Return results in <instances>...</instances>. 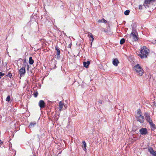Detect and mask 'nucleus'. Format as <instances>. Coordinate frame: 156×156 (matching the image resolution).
I'll return each mask as SVG.
<instances>
[{"instance_id":"f257e3e1","label":"nucleus","mask_w":156,"mask_h":156,"mask_svg":"<svg viewBox=\"0 0 156 156\" xmlns=\"http://www.w3.org/2000/svg\"><path fill=\"white\" fill-rule=\"evenodd\" d=\"M149 52V50L146 46H144L140 49V54H139V56L141 58H146L147 55Z\"/></svg>"},{"instance_id":"f03ea898","label":"nucleus","mask_w":156,"mask_h":156,"mask_svg":"<svg viewBox=\"0 0 156 156\" xmlns=\"http://www.w3.org/2000/svg\"><path fill=\"white\" fill-rule=\"evenodd\" d=\"M136 72L139 76H141L143 73V70L139 64H137L134 67Z\"/></svg>"},{"instance_id":"7ed1b4c3","label":"nucleus","mask_w":156,"mask_h":156,"mask_svg":"<svg viewBox=\"0 0 156 156\" xmlns=\"http://www.w3.org/2000/svg\"><path fill=\"white\" fill-rule=\"evenodd\" d=\"M156 0H144L143 5L146 9L149 7V5L151 3L154 2Z\"/></svg>"},{"instance_id":"20e7f679","label":"nucleus","mask_w":156,"mask_h":156,"mask_svg":"<svg viewBox=\"0 0 156 156\" xmlns=\"http://www.w3.org/2000/svg\"><path fill=\"white\" fill-rule=\"evenodd\" d=\"M144 115L145 119L149 123V122H151L152 121V119L150 117L149 114L148 113V112H145Z\"/></svg>"},{"instance_id":"39448f33","label":"nucleus","mask_w":156,"mask_h":156,"mask_svg":"<svg viewBox=\"0 0 156 156\" xmlns=\"http://www.w3.org/2000/svg\"><path fill=\"white\" fill-rule=\"evenodd\" d=\"M137 120V121L141 123H142L144 122V117L142 115H140L136 117Z\"/></svg>"},{"instance_id":"423d86ee","label":"nucleus","mask_w":156,"mask_h":156,"mask_svg":"<svg viewBox=\"0 0 156 156\" xmlns=\"http://www.w3.org/2000/svg\"><path fill=\"white\" fill-rule=\"evenodd\" d=\"M140 134L142 135H146L148 134V131L147 128H141L139 130Z\"/></svg>"},{"instance_id":"0eeeda50","label":"nucleus","mask_w":156,"mask_h":156,"mask_svg":"<svg viewBox=\"0 0 156 156\" xmlns=\"http://www.w3.org/2000/svg\"><path fill=\"white\" fill-rule=\"evenodd\" d=\"M135 31H133L131 33V36H132L134 41H136L138 40V38L137 36L135 33Z\"/></svg>"},{"instance_id":"6e6552de","label":"nucleus","mask_w":156,"mask_h":156,"mask_svg":"<svg viewBox=\"0 0 156 156\" xmlns=\"http://www.w3.org/2000/svg\"><path fill=\"white\" fill-rule=\"evenodd\" d=\"M148 150L150 153L153 156H156V151H154L151 147L148 148Z\"/></svg>"},{"instance_id":"1a4fd4ad","label":"nucleus","mask_w":156,"mask_h":156,"mask_svg":"<svg viewBox=\"0 0 156 156\" xmlns=\"http://www.w3.org/2000/svg\"><path fill=\"white\" fill-rule=\"evenodd\" d=\"M20 74L21 76L22 75H24L26 73V70L24 67H22L19 70Z\"/></svg>"},{"instance_id":"9d476101","label":"nucleus","mask_w":156,"mask_h":156,"mask_svg":"<svg viewBox=\"0 0 156 156\" xmlns=\"http://www.w3.org/2000/svg\"><path fill=\"white\" fill-rule=\"evenodd\" d=\"M55 49L56 51H57V58H59L60 57V55L61 53L60 51V49L58 46H56L55 47Z\"/></svg>"},{"instance_id":"9b49d317","label":"nucleus","mask_w":156,"mask_h":156,"mask_svg":"<svg viewBox=\"0 0 156 156\" xmlns=\"http://www.w3.org/2000/svg\"><path fill=\"white\" fill-rule=\"evenodd\" d=\"M39 105L41 108H44L45 106V104L44 101L41 100L39 103Z\"/></svg>"},{"instance_id":"f8f14e48","label":"nucleus","mask_w":156,"mask_h":156,"mask_svg":"<svg viewBox=\"0 0 156 156\" xmlns=\"http://www.w3.org/2000/svg\"><path fill=\"white\" fill-rule=\"evenodd\" d=\"M37 125V122L35 121H33L30 123L28 126V127L30 129H32L35 126Z\"/></svg>"},{"instance_id":"ddd939ff","label":"nucleus","mask_w":156,"mask_h":156,"mask_svg":"<svg viewBox=\"0 0 156 156\" xmlns=\"http://www.w3.org/2000/svg\"><path fill=\"white\" fill-rule=\"evenodd\" d=\"M149 124L150 125L151 130L154 131L156 129L155 125L153 123L152 121L151 122H149Z\"/></svg>"},{"instance_id":"4468645a","label":"nucleus","mask_w":156,"mask_h":156,"mask_svg":"<svg viewBox=\"0 0 156 156\" xmlns=\"http://www.w3.org/2000/svg\"><path fill=\"white\" fill-rule=\"evenodd\" d=\"M119 63V61L117 58L113 59L112 63L114 66H117Z\"/></svg>"},{"instance_id":"2eb2a0df","label":"nucleus","mask_w":156,"mask_h":156,"mask_svg":"<svg viewBox=\"0 0 156 156\" xmlns=\"http://www.w3.org/2000/svg\"><path fill=\"white\" fill-rule=\"evenodd\" d=\"M82 148L83 149V150L85 151H86L87 150V149L86 147H87V144L86 142L85 141H83L82 142Z\"/></svg>"},{"instance_id":"dca6fc26","label":"nucleus","mask_w":156,"mask_h":156,"mask_svg":"<svg viewBox=\"0 0 156 156\" xmlns=\"http://www.w3.org/2000/svg\"><path fill=\"white\" fill-rule=\"evenodd\" d=\"M131 27L132 28V31H135L136 28V24L135 23H133L131 25Z\"/></svg>"},{"instance_id":"f3484780","label":"nucleus","mask_w":156,"mask_h":156,"mask_svg":"<svg viewBox=\"0 0 156 156\" xmlns=\"http://www.w3.org/2000/svg\"><path fill=\"white\" fill-rule=\"evenodd\" d=\"M63 104L62 101H60L59 103V111H61L62 108L63 107Z\"/></svg>"},{"instance_id":"a211bd4d","label":"nucleus","mask_w":156,"mask_h":156,"mask_svg":"<svg viewBox=\"0 0 156 156\" xmlns=\"http://www.w3.org/2000/svg\"><path fill=\"white\" fill-rule=\"evenodd\" d=\"M56 63L55 62H51L50 65L52 69H55L56 66Z\"/></svg>"},{"instance_id":"6ab92c4d","label":"nucleus","mask_w":156,"mask_h":156,"mask_svg":"<svg viewBox=\"0 0 156 156\" xmlns=\"http://www.w3.org/2000/svg\"><path fill=\"white\" fill-rule=\"evenodd\" d=\"M23 64L24 66H27V69L28 70L29 68V65L28 64V63L26 62V59L23 60Z\"/></svg>"},{"instance_id":"aec40b11","label":"nucleus","mask_w":156,"mask_h":156,"mask_svg":"<svg viewBox=\"0 0 156 156\" xmlns=\"http://www.w3.org/2000/svg\"><path fill=\"white\" fill-rule=\"evenodd\" d=\"M50 0H44V2L45 5L49 6L50 4Z\"/></svg>"},{"instance_id":"412c9836","label":"nucleus","mask_w":156,"mask_h":156,"mask_svg":"<svg viewBox=\"0 0 156 156\" xmlns=\"http://www.w3.org/2000/svg\"><path fill=\"white\" fill-rule=\"evenodd\" d=\"M98 22L99 23H107V20H105L104 19V18H103L101 20H98Z\"/></svg>"},{"instance_id":"4be33fe9","label":"nucleus","mask_w":156,"mask_h":156,"mask_svg":"<svg viewBox=\"0 0 156 156\" xmlns=\"http://www.w3.org/2000/svg\"><path fill=\"white\" fill-rule=\"evenodd\" d=\"M34 62V61L32 57H30L29 58V63L30 65H32Z\"/></svg>"},{"instance_id":"5701e85b","label":"nucleus","mask_w":156,"mask_h":156,"mask_svg":"<svg viewBox=\"0 0 156 156\" xmlns=\"http://www.w3.org/2000/svg\"><path fill=\"white\" fill-rule=\"evenodd\" d=\"M16 151L15 150H12V152H10V153H11V156H15L16 154Z\"/></svg>"},{"instance_id":"b1692460","label":"nucleus","mask_w":156,"mask_h":156,"mask_svg":"<svg viewBox=\"0 0 156 156\" xmlns=\"http://www.w3.org/2000/svg\"><path fill=\"white\" fill-rule=\"evenodd\" d=\"M130 12V11L129 10H127L125 11L124 14L125 15L127 16L129 15Z\"/></svg>"},{"instance_id":"393cba45","label":"nucleus","mask_w":156,"mask_h":156,"mask_svg":"<svg viewBox=\"0 0 156 156\" xmlns=\"http://www.w3.org/2000/svg\"><path fill=\"white\" fill-rule=\"evenodd\" d=\"M125 42V39L123 38L121 39L120 41V44H122L124 43Z\"/></svg>"},{"instance_id":"a878e982","label":"nucleus","mask_w":156,"mask_h":156,"mask_svg":"<svg viewBox=\"0 0 156 156\" xmlns=\"http://www.w3.org/2000/svg\"><path fill=\"white\" fill-rule=\"evenodd\" d=\"M83 66L85 67V68H88V65H87V64L86 62H83Z\"/></svg>"},{"instance_id":"bb28decb","label":"nucleus","mask_w":156,"mask_h":156,"mask_svg":"<svg viewBox=\"0 0 156 156\" xmlns=\"http://www.w3.org/2000/svg\"><path fill=\"white\" fill-rule=\"evenodd\" d=\"M137 114H138L139 115H142L140 109H138V110L137 112Z\"/></svg>"},{"instance_id":"cd10ccee","label":"nucleus","mask_w":156,"mask_h":156,"mask_svg":"<svg viewBox=\"0 0 156 156\" xmlns=\"http://www.w3.org/2000/svg\"><path fill=\"white\" fill-rule=\"evenodd\" d=\"M16 122H15V121H14V122H12V123H10V124H12L11 125V126H12V125H13V126H14V127H16Z\"/></svg>"},{"instance_id":"c85d7f7f","label":"nucleus","mask_w":156,"mask_h":156,"mask_svg":"<svg viewBox=\"0 0 156 156\" xmlns=\"http://www.w3.org/2000/svg\"><path fill=\"white\" fill-rule=\"evenodd\" d=\"M34 96L36 98L37 97V95H38V92L37 91H36V92H34Z\"/></svg>"},{"instance_id":"c756f323","label":"nucleus","mask_w":156,"mask_h":156,"mask_svg":"<svg viewBox=\"0 0 156 156\" xmlns=\"http://www.w3.org/2000/svg\"><path fill=\"white\" fill-rule=\"evenodd\" d=\"M98 102L99 103L101 104H102L104 102V101H103L102 100H98Z\"/></svg>"},{"instance_id":"7c9ffc66","label":"nucleus","mask_w":156,"mask_h":156,"mask_svg":"<svg viewBox=\"0 0 156 156\" xmlns=\"http://www.w3.org/2000/svg\"><path fill=\"white\" fill-rule=\"evenodd\" d=\"M10 33L11 32H12V34H13V31H14V29L13 28H12V27H10Z\"/></svg>"},{"instance_id":"2f4dec72","label":"nucleus","mask_w":156,"mask_h":156,"mask_svg":"<svg viewBox=\"0 0 156 156\" xmlns=\"http://www.w3.org/2000/svg\"><path fill=\"white\" fill-rule=\"evenodd\" d=\"M6 101L9 102L10 101V95H9L8 96L6 99Z\"/></svg>"},{"instance_id":"473e14b6","label":"nucleus","mask_w":156,"mask_h":156,"mask_svg":"<svg viewBox=\"0 0 156 156\" xmlns=\"http://www.w3.org/2000/svg\"><path fill=\"white\" fill-rule=\"evenodd\" d=\"M17 51V49H14L13 51L12 52L14 53H16Z\"/></svg>"},{"instance_id":"72a5a7b5","label":"nucleus","mask_w":156,"mask_h":156,"mask_svg":"<svg viewBox=\"0 0 156 156\" xmlns=\"http://www.w3.org/2000/svg\"><path fill=\"white\" fill-rule=\"evenodd\" d=\"M4 66H6L7 62H5V63L3 62H2Z\"/></svg>"},{"instance_id":"f704fd0d","label":"nucleus","mask_w":156,"mask_h":156,"mask_svg":"<svg viewBox=\"0 0 156 156\" xmlns=\"http://www.w3.org/2000/svg\"><path fill=\"white\" fill-rule=\"evenodd\" d=\"M92 34L91 33H90V32H88V37H90V36L91 35H92Z\"/></svg>"},{"instance_id":"c9c22d12","label":"nucleus","mask_w":156,"mask_h":156,"mask_svg":"<svg viewBox=\"0 0 156 156\" xmlns=\"http://www.w3.org/2000/svg\"><path fill=\"white\" fill-rule=\"evenodd\" d=\"M139 9L141 10L142 9V5H139Z\"/></svg>"},{"instance_id":"e433bc0d","label":"nucleus","mask_w":156,"mask_h":156,"mask_svg":"<svg viewBox=\"0 0 156 156\" xmlns=\"http://www.w3.org/2000/svg\"><path fill=\"white\" fill-rule=\"evenodd\" d=\"M4 75V73H2V72H0V76L2 77V76H3Z\"/></svg>"},{"instance_id":"4c0bfd02","label":"nucleus","mask_w":156,"mask_h":156,"mask_svg":"<svg viewBox=\"0 0 156 156\" xmlns=\"http://www.w3.org/2000/svg\"><path fill=\"white\" fill-rule=\"evenodd\" d=\"M86 62L88 66H89V65L90 64V62L89 61H88L87 62Z\"/></svg>"},{"instance_id":"58836bf2","label":"nucleus","mask_w":156,"mask_h":156,"mask_svg":"<svg viewBox=\"0 0 156 156\" xmlns=\"http://www.w3.org/2000/svg\"><path fill=\"white\" fill-rule=\"evenodd\" d=\"M72 44H71V43L69 44L68 46V48H70L71 47Z\"/></svg>"},{"instance_id":"ea45409f","label":"nucleus","mask_w":156,"mask_h":156,"mask_svg":"<svg viewBox=\"0 0 156 156\" xmlns=\"http://www.w3.org/2000/svg\"><path fill=\"white\" fill-rule=\"evenodd\" d=\"M104 31L106 33H108V31L107 30H104Z\"/></svg>"},{"instance_id":"a19ab883","label":"nucleus","mask_w":156,"mask_h":156,"mask_svg":"<svg viewBox=\"0 0 156 156\" xmlns=\"http://www.w3.org/2000/svg\"><path fill=\"white\" fill-rule=\"evenodd\" d=\"M8 77H10V72H9L8 73V74L7 75Z\"/></svg>"},{"instance_id":"79ce46f5","label":"nucleus","mask_w":156,"mask_h":156,"mask_svg":"<svg viewBox=\"0 0 156 156\" xmlns=\"http://www.w3.org/2000/svg\"><path fill=\"white\" fill-rule=\"evenodd\" d=\"M94 37H93L91 38V42H93V41H94Z\"/></svg>"},{"instance_id":"37998d69","label":"nucleus","mask_w":156,"mask_h":156,"mask_svg":"<svg viewBox=\"0 0 156 156\" xmlns=\"http://www.w3.org/2000/svg\"><path fill=\"white\" fill-rule=\"evenodd\" d=\"M3 143V142L1 140H0V144H2Z\"/></svg>"},{"instance_id":"c03bdc74","label":"nucleus","mask_w":156,"mask_h":156,"mask_svg":"<svg viewBox=\"0 0 156 156\" xmlns=\"http://www.w3.org/2000/svg\"><path fill=\"white\" fill-rule=\"evenodd\" d=\"M93 37V34H92V35H91L89 37H90V38H92Z\"/></svg>"},{"instance_id":"a18cd8bd","label":"nucleus","mask_w":156,"mask_h":156,"mask_svg":"<svg viewBox=\"0 0 156 156\" xmlns=\"http://www.w3.org/2000/svg\"><path fill=\"white\" fill-rule=\"evenodd\" d=\"M92 42H90V47H91L92 46Z\"/></svg>"},{"instance_id":"49530a36","label":"nucleus","mask_w":156,"mask_h":156,"mask_svg":"<svg viewBox=\"0 0 156 156\" xmlns=\"http://www.w3.org/2000/svg\"><path fill=\"white\" fill-rule=\"evenodd\" d=\"M8 54L9 56V52H8L7 51V54Z\"/></svg>"},{"instance_id":"de8ad7c7","label":"nucleus","mask_w":156,"mask_h":156,"mask_svg":"<svg viewBox=\"0 0 156 156\" xmlns=\"http://www.w3.org/2000/svg\"><path fill=\"white\" fill-rule=\"evenodd\" d=\"M12 76V74L10 73V78H11V77Z\"/></svg>"},{"instance_id":"09e8293b","label":"nucleus","mask_w":156,"mask_h":156,"mask_svg":"<svg viewBox=\"0 0 156 156\" xmlns=\"http://www.w3.org/2000/svg\"><path fill=\"white\" fill-rule=\"evenodd\" d=\"M154 105L155 106H156V102H154Z\"/></svg>"},{"instance_id":"8fccbe9b","label":"nucleus","mask_w":156,"mask_h":156,"mask_svg":"<svg viewBox=\"0 0 156 156\" xmlns=\"http://www.w3.org/2000/svg\"><path fill=\"white\" fill-rule=\"evenodd\" d=\"M12 137H13L14 136V134H12Z\"/></svg>"},{"instance_id":"3c124183","label":"nucleus","mask_w":156,"mask_h":156,"mask_svg":"<svg viewBox=\"0 0 156 156\" xmlns=\"http://www.w3.org/2000/svg\"><path fill=\"white\" fill-rule=\"evenodd\" d=\"M10 147H12V144H11V143H10Z\"/></svg>"},{"instance_id":"603ef678","label":"nucleus","mask_w":156,"mask_h":156,"mask_svg":"<svg viewBox=\"0 0 156 156\" xmlns=\"http://www.w3.org/2000/svg\"><path fill=\"white\" fill-rule=\"evenodd\" d=\"M63 5H61V8H62V7H63Z\"/></svg>"},{"instance_id":"864d4df0","label":"nucleus","mask_w":156,"mask_h":156,"mask_svg":"<svg viewBox=\"0 0 156 156\" xmlns=\"http://www.w3.org/2000/svg\"><path fill=\"white\" fill-rule=\"evenodd\" d=\"M133 130L135 132L136 131V130H134L133 129Z\"/></svg>"},{"instance_id":"5fc2aeb1","label":"nucleus","mask_w":156,"mask_h":156,"mask_svg":"<svg viewBox=\"0 0 156 156\" xmlns=\"http://www.w3.org/2000/svg\"><path fill=\"white\" fill-rule=\"evenodd\" d=\"M60 2L62 3V2L61 1H60Z\"/></svg>"},{"instance_id":"6e6d98bb","label":"nucleus","mask_w":156,"mask_h":156,"mask_svg":"<svg viewBox=\"0 0 156 156\" xmlns=\"http://www.w3.org/2000/svg\"><path fill=\"white\" fill-rule=\"evenodd\" d=\"M9 149H10V146L9 147Z\"/></svg>"},{"instance_id":"4d7b16f0","label":"nucleus","mask_w":156,"mask_h":156,"mask_svg":"<svg viewBox=\"0 0 156 156\" xmlns=\"http://www.w3.org/2000/svg\"><path fill=\"white\" fill-rule=\"evenodd\" d=\"M1 76H0V79L1 78Z\"/></svg>"}]
</instances>
